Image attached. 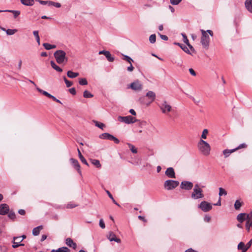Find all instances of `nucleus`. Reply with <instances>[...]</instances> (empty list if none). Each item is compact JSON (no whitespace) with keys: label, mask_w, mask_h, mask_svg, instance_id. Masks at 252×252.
<instances>
[{"label":"nucleus","mask_w":252,"mask_h":252,"mask_svg":"<svg viewBox=\"0 0 252 252\" xmlns=\"http://www.w3.org/2000/svg\"><path fill=\"white\" fill-rule=\"evenodd\" d=\"M200 32L202 33L201 43L204 48L208 49L210 44V37L208 34V33L211 36H213V32L211 30H208L207 31H205L203 30H200Z\"/></svg>","instance_id":"1"},{"label":"nucleus","mask_w":252,"mask_h":252,"mask_svg":"<svg viewBox=\"0 0 252 252\" xmlns=\"http://www.w3.org/2000/svg\"><path fill=\"white\" fill-rule=\"evenodd\" d=\"M197 147L200 152L204 156H208L210 153L211 147L206 141L200 139L198 143Z\"/></svg>","instance_id":"2"},{"label":"nucleus","mask_w":252,"mask_h":252,"mask_svg":"<svg viewBox=\"0 0 252 252\" xmlns=\"http://www.w3.org/2000/svg\"><path fill=\"white\" fill-rule=\"evenodd\" d=\"M203 192V190L201 189L200 185L198 184H196L194 186L193 192L191 194V197L194 199L203 198L204 195Z\"/></svg>","instance_id":"3"},{"label":"nucleus","mask_w":252,"mask_h":252,"mask_svg":"<svg viewBox=\"0 0 252 252\" xmlns=\"http://www.w3.org/2000/svg\"><path fill=\"white\" fill-rule=\"evenodd\" d=\"M54 56L57 62L59 64L63 63L67 61V58L66 57V53L64 51L57 50L54 53Z\"/></svg>","instance_id":"4"},{"label":"nucleus","mask_w":252,"mask_h":252,"mask_svg":"<svg viewBox=\"0 0 252 252\" xmlns=\"http://www.w3.org/2000/svg\"><path fill=\"white\" fill-rule=\"evenodd\" d=\"M158 106L163 114L168 115L172 111L171 106L166 101H163Z\"/></svg>","instance_id":"5"},{"label":"nucleus","mask_w":252,"mask_h":252,"mask_svg":"<svg viewBox=\"0 0 252 252\" xmlns=\"http://www.w3.org/2000/svg\"><path fill=\"white\" fill-rule=\"evenodd\" d=\"M118 120L122 123H124L126 124H133L137 121V120L131 116H119Z\"/></svg>","instance_id":"6"},{"label":"nucleus","mask_w":252,"mask_h":252,"mask_svg":"<svg viewBox=\"0 0 252 252\" xmlns=\"http://www.w3.org/2000/svg\"><path fill=\"white\" fill-rule=\"evenodd\" d=\"M179 185V182L177 181L168 180L164 182V187L167 190H171L176 188Z\"/></svg>","instance_id":"7"},{"label":"nucleus","mask_w":252,"mask_h":252,"mask_svg":"<svg viewBox=\"0 0 252 252\" xmlns=\"http://www.w3.org/2000/svg\"><path fill=\"white\" fill-rule=\"evenodd\" d=\"M127 88H130L135 91H140L143 89V85L139 80H136L129 84Z\"/></svg>","instance_id":"8"},{"label":"nucleus","mask_w":252,"mask_h":252,"mask_svg":"<svg viewBox=\"0 0 252 252\" xmlns=\"http://www.w3.org/2000/svg\"><path fill=\"white\" fill-rule=\"evenodd\" d=\"M246 147H247V145L245 143H243V144H240L237 148H234L233 149H232V150L225 149V150H223V154L224 156V157L226 158H227L228 157H229L231 154L235 152L236 151H237L239 149H240L245 148Z\"/></svg>","instance_id":"9"},{"label":"nucleus","mask_w":252,"mask_h":252,"mask_svg":"<svg viewBox=\"0 0 252 252\" xmlns=\"http://www.w3.org/2000/svg\"><path fill=\"white\" fill-rule=\"evenodd\" d=\"M198 207L204 212H208L212 208V205L205 201H202Z\"/></svg>","instance_id":"10"},{"label":"nucleus","mask_w":252,"mask_h":252,"mask_svg":"<svg viewBox=\"0 0 252 252\" xmlns=\"http://www.w3.org/2000/svg\"><path fill=\"white\" fill-rule=\"evenodd\" d=\"M193 187L192 183L187 181L182 182L180 185V188L182 189L188 190L191 189Z\"/></svg>","instance_id":"11"},{"label":"nucleus","mask_w":252,"mask_h":252,"mask_svg":"<svg viewBox=\"0 0 252 252\" xmlns=\"http://www.w3.org/2000/svg\"><path fill=\"white\" fill-rule=\"evenodd\" d=\"M23 239H21V237H14L12 247L16 248L20 246H24V244L21 243Z\"/></svg>","instance_id":"12"},{"label":"nucleus","mask_w":252,"mask_h":252,"mask_svg":"<svg viewBox=\"0 0 252 252\" xmlns=\"http://www.w3.org/2000/svg\"><path fill=\"white\" fill-rule=\"evenodd\" d=\"M9 211V208L6 204H1L0 205V215H5L7 214Z\"/></svg>","instance_id":"13"},{"label":"nucleus","mask_w":252,"mask_h":252,"mask_svg":"<svg viewBox=\"0 0 252 252\" xmlns=\"http://www.w3.org/2000/svg\"><path fill=\"white\" fill-rule=\"evenodd\" d=\"M165 175L169 178H175V173L172 167H169L165 171Z\"/></svg>","instance_id":"14"},{"label":"nucleus","mask_w":252,"mask_h":252,"mask_svg":"<svg viewBox=\"0 0 252 252\" xmlns=\"http://www.w3.org/2000/svg\"><path fill=\"white\" fill-rule=\"evenodd\" d=\"M107 237L110 241H115L118 243H120L121 242V239L117 238L116 236V235L112 232H109Z\"/></svg>","instance_id":"15"},{"label":"nucleus","mask_w":252,"mask_h":252,"mask_svg":"<svg viewBox=\"0 0 252 252\" xmlns=\"http://www.w3.org/2000/svg\"><path fill=\"white\" fill-rule=\"evenodd\" d=\"M246 221V228L249 231L251 228L252 229V213L249 214V216Z\"/></svg>","instance_id":"16"},{"label":"nucleus","mask_w":252,"mask_h":252,"mask_svg":"<svg viewBox=\"0 0 252 252\" xmlns=\"http://www.w3.org/2000/svg\"><path fill=\"white\" fill-rule=\"evenodd\" d=\"M249 216V214L241 213L237 216V219L238 221L242 222L244 220H247Z\"/></svg>","instance_id":"17"},{"label":"nucleus","mask_w":252,"mask_h":252,"mask_svg":"<svg viewBox=\"0 0 252 252\" xmlns=\"http://www.w3.org/2000/svg\"><path fill=\"white\" fill-rule=\"evenodd\" d=\"M65 244L69 247L72 248L75 250L77 248L76 244L70 238H68L65 240Z\"/></svg>","instance_id":"18"},{"label":"nucleus","mask_w":252,"mask_h":252,"mask_svg":"<svg viewBox=\"0 0 252 252\" xmlns=\"http://www.w3.org/2000/svg\"><path fill=\"white\" fill-rule=\"evenodd\" d=\"M70 161L74 168H75L78 171V173L80 174V166L78 161L76 159L73 158L70 159Z\"/></svg>","instance_id":"19"},{"label":"nucleus","mask_w":252,"mask_h":252,"mask_svg":"<svg viewBox=\"0 0 252 252\" xmlns=\"http://www.w3.org/2000/svg\"><path fill=\"white\" fill-rule=\"evenodd\" d=\"M146 96H147L150 99H151V101L148 103H146L147 105H149L151 102H153L156 98V94L152 91H149L146 94Z\"/></svg>","instance_id":"20"},{"label":"nucleus","mask_w":252,"mask_h":252,"mask_svg":"<svg viewBox=\"0 0 252 252\" xmlns=\"http://www.w3.org/2000/svg\"><path fill=\"white\" fill-rule=\"evenodd\" d=\"M245 6L246 9L249 12L252 13V0H246L245 1Z\"/></svg>","instance_id":"21"},{"label":"nucleus","mask_w":252,"mask_h":252,"mask_svg":"<svg viewBox=\"0 0 252 252\" xmlns=\"http://www.w3.org/2000/svg\"><path fill=\"white\" fill-rule=\"evenodd\" d=\"M239 250H241L242 252H246L248 249L246 247V245L243 242H241L238 245L237 247Z\"/></svg>","instance_id":"22"},{"label":"nucleus","mask_w":252,"mask_h":252,"mask_svg":"<svg viewBox=\"0 0 252 252\" xmlns=\"http://www.w3.org/2000/svg\"><path fill=\"white\" fill-rule=\"evenodd\" d=\"M70 250L65 247H63L58 249L57 250H52L51 252H70Z\"/></svg>","instance_id":"23"},{"label":"nucleus","mask_w":252,"mask_h":252,"mask_svg":"<svg viewBox=\"0 0 252 252\" xmlns=\"http://www.w3.org/2000/svg\"><path fill=\"white\" fill-rule=\"evenodd\" d=\"M43 229L42 225L38 226L35 227L32 230V234L34 236H37L39 234L40 231Z\"/></svg>","instance_id":"24"},{"label":"nucleus","mask_w":252,"mask_h":252,"mask_svg":"<svg viewBox=\"0 0 252 252\" xmlns=\"http://www.w3.org/2000/svg\"><path fill=\"white\" fill-rule=\"evenodd\" d=\"M51 65L53 68L56 70L57 71L61 72L63 71V69L58 65H57L54 61H51Z\"/></svg>","instance_id":"25"},{"label":"nucleus","mask_w":252,"mask_h":252,"mask_svg":"<svg viewBox=\"0 0 252 252\" xmlns=\"http://www.w3.org/2000/svg\"><path fill=\"white\" fill-rule=\"evenodd\" d=\"M112 135L108 133H103L99 135V137L102 139H108L110 140Z\"/></svg>","instance_id":"26"},{"label":"nucleus","mask_w":252,"mask_h":252,"mask_svg":"<svg viewBox=\"0 0 252 252\" xmlns=\"http://www.w3.org/2000/svg\"><path fill=\"white\" fill-rule=\"evenodd\" d=\"M77 151L78 153L79 158L80 160L81 161V162L83 163L86 164V165L89 166V164H88V162L87 161L86 159L84 158V157L82 156V155L81 154V152L79 149H77Z\"/></svg>","instance_id":"27"},{"label":"nucleus","mask_w":252,"mask_h":252,"mask_svg":"<svg viewBox=\"0 0 252 252\" xmlns=\"http://www.w3.org/2000/svg\"><path fill=\"white\" fill-rule=\"evenodd\" d=\"M21 3L26 6H32L34 4V0H20Z\"/></svg>","instance_id":"28"},{"label":"nucleus","mask_w":252,"mask_h":252,"mask_svg":"<svg viewBox=\"0 0 252 252\" xmlns=\"http://www.w3.org/2000/svg\"><path fill=\"white\" fill-rule=\"evenodd\" d=\"M174 44L180 46L185 52L189 54H190L189 50L186 45H183L182 44H180L179 43H175Z\"/></svg>","instance_id":"29"},{"label":"nucleus","mask_w":252,"mask_h":252,"mask_svg":"<svg viewBox=\"0 0 252 252\" xmlns=\"http://www.w3.org/2000/svg\"><path fill=\"white\" fill-rule=\"evenodd\" d=\"M67 75L68 77L70 78H74L79 75V73L74 72L72 71L69 70L67 71Z\"/></svg>","instance_id":"30"},{"label":"nucleus","mask_w":252,"mask_h":252,"mask_svg":"<svg viewBox=\"0 0 252 252\" xmlns=\"http://www.w3.org/2000/svg\"><path fill=\"white\" fill-rule=\"evenodd\" d=\"M43 46L46 50H48L56 48V46L55 45H52V44H50L47 43H43Z\"/></svg>","instance_id":"31"},{"label":"nucleus","mask_w":252,"mask_h":252,"mask_svg":"<svg viewBox=\"0 0 252 252\" xmlns=\"http://www.w3.org/2000/svg\"><path fill=\"white\" fill-rule=\"evenodd\" d=\"M91 163L97 168H100L101 165L98 159H91Z\"/></svg>","instance_id":"32"},{"label":"nucleus","mask_w":252,"mask_h":252,"mask_svg":"<svg viewBox=\"0 0 252 252\" xmlns=\"http://www.w3.org/2000/svg\"><path fill=\"white\" fill-rule=\"evenodd\" d=\"M33 34L35 37L36 40L37 41V43L38 45H40V37L38 34V31H34L33 32Z\"/></svg>","instance_id":"33"},{"label":"nucleus","mask_w":252,"mask_h":252,"mask_svg":"<svg viewBox=\"0 0 252 252\" xmlns=\"http://www.w3.org/2000/svg\"><path fill=\"white\" fill-rule=\"evenodd\" d=\"M37 90L40 92V93H42L43 95H44L45 96L49 97V98H51L52 95L51 94H49L48 92L45 91H43L41 89H40V88H37Z\"/></svg>","instance_id":"34"},{"label":"nucleus","mask_w":252,"mask_h":252,"mask_svg":"<svg viewBox=\"0 0 252 252\" xmlns=\"http://www.w3.org/2000/svg\"><path fill=\"white\" fill-rule=\"evenodd\" d=\"M105 56L109 62H112L114 60V58L112 57L110 52L108 51L106 54H105Z\"/></svg>","instance_id":"35"},{"label":"nucleus","mask_w":252,"mask_h":252,"mask_svg":"<svg viewBox=\"0 0 252 252\" xmlns=\"http://www.w3.org/2000/svg\"><path fill=\"white\" fill-rule=\"evenodd\" d=\"M127 144L128 146V147L129 148L132 153L134 154H136L137 153V149L135 147L134 145H132L130 143H127Z\"/></svg>","instance_id":"36"},{"label":"nucleus","mask_w":252,"mask_h":252,"mask_svg":"<svg viewBox=\"0 0 252 252\" xmlns=\"http://www.w3.org/2000/svg\"><path fill=\"white\" fill-rule=\"evenodd\" d=\"M5 11L12 13L15 18H16L20 14V11L18 10H5Z\"/></svg>","instance_id":"37"},{"label":"nucleus","mask_w":252,"mask_h":252,"mask_svg":"<svg viewBox=\"0 0 252 252\" xmlns=\"http://www.w3.org/2000/svg\"><path fill=\"white\" fill-rule=\"evenodd\" d=\"M83 96L85 98H91L93 97V95L89 91L86 90L84 92Z\"/></svg>","instance_id":"38"},{"label":"nucleus","mask_w":252,"mask_h":252,"mask_svg":"<svg viewBox=\"0 0 252 252\" xmlns=\"http://www.w3.org/2000/svg\"><path fill=\"white\" fill-rule=\"evenodd\" d=\"M242 206V203L239 200H237L234 204V208L236 210H239Z\"/></svg>","instance_id":"39"},{"label":"nucleus","mask_w":252,"mask_h":252,"mask_svg":"<svg viewBox=\"0 0 252 252\" xmlns=\"http://www.w3.org/2000/svg\"><path fill=\"white\" fill-rule=\"evenodd\" d=\"M79 83L81 85H86L88 84V82L86 78H79Z\"/></svg>","instance_id":"40"},{"label":"nucleus","mask_w":252,"mask_h":252,"mask_svg":"<svg viewBox=\"0 0 252 252\" xmlns=\"http://www.w3.org/2000/svg\"><path fill=\"white\" fill-rule=\"evenodd\" d=\"M17 32L16 29H8L6 30V32L8 35H13Z\"/></svg>","instance_id":"41"},{"label":"nucleus","mask_w":252,"mask_h":252,"mask_svg":"<svg viewBox=\"0 0 252 252\" xmlns=\"http://www.w3.org/2000/svg\"><path fill=\"white\" fill-rule=\"evenodd\" d=\"M227 194L226 191L222 188H219V195L220 196H221L223 195H226Z\"/></svg>","instance_id":"42"},{"label":"nucleus","mask_w":252,"mask_h":252,"mask_svg":"<svg viewBox=\"0 0 252 252\" xmlns=\"http://www.w3.org/2000/svg\"><path fill=\"white\" fill-rule=\"evenodd\" d=\"M156 40V36L155 34H152L149 37V41L151 43H154Z\"/></svg>","instance_id":"43"},{"label":"nucleus","mask_w":252,"mask_h":252,"mask_svg":"<svg viewBox=\"0 0 252 252\" xmlns=\"http://www.w3.org/2000/svg\"><path fill=\"white\" fill-rule=\"evenodd\" d=\"M123 60L126 61L129 63H131L133 62V60L130 57L126 55L124 56Z\"/></svg>","instance_id":"44"},{"label":"nucleus","mask_w":252,"mask_h":252,"mask_svg":"<svg viewBox=\"0 0 252 252\" xmlns=\"http://www.w3.org/2000/svg\"><path fill=\"white\" fill-rule=\"evenodd\" d=\"M63 80H64V81L66 85V87H70V86H71L73 84L72 82L68 80L65 77H63Z\"/></svg>","instance_id":"45"},{"label":"nucleus","mask_w":252,"mask_h":252,"mask_svg":"<svg viewBox=\"0 0 252 252\" xmlns=\"http://www.w3.org/2000/svg\"><path fill=\"white\" fill-rule=\"evenodd\" d=\"M49 4L54 6L56 7L59 8L61 6V4L59 2H55L53 1H49Z\"/></svg>","instance_id":"46"},{"label":"nucleus","mask_w":252,"mask_h":252,"mask_svg":"<svg viewBox=\"0 0 252 252\" xmlns=\"http://www.w3.org/2000/svg\"><path fill=\"white\" fill-rule=\"evenodd\" d=\"M8 217H9V219L13 220H15L16 218L15 214L12 211L9 212V213L8 214Z\"/></svg>","instance_id":"47"},{"label":"nucleus","mask_w":252,"mask_h":252,"mask_svg":"<svg viewBox=\"0 0 252 252\" xmlns=\"http://www.w3.org/2000/svg\"><path fill=\"white\" fill-rule=\"evenodd\" d=\"M208 133V131L207 129H204L203 130V132H202V135H201V138L202 139H206L207 138V135Z\"/></svg>","instance_id":"48"},{"label":"nucleus","mask_w":252,"mask_h":252,"mask_svg":"<svg viewBox=\"0 0 252 252\" xmlns=\"http://www.w3.org/2000/svg\"><path fill=\"white\" fill-rule=\"evenodd\" d=\"M95 126L98 127L99 128H100L102 129L104 127V125L103 123H98V122H95Z\"/></svg>","instance_id":"49"},{"label":"nucleus","mask_w":252,"mask_h":252,"mask_svg":"<svg viewBox=\"0 0 252 252\" xmlns=\"http://www.w3.org/2000/svg\"><path fill=\"white\" fill-rule=\"evenodd\" d=\"M110 140L113 141L116 144H119L120 142V140L113 135H112Z\"/></svg>","instance_id":"50"},{"label":"nucleus","mask_w":252,"mask_h":252,"mask_svg":"<svg viewBox=\"0 0 252 252\" xmlns=\"http://www.w3.org/2000/svg\"><path fill=\"white\" fill-rule=\"evenodd\" d=\"M182 35L183 37V41L187 44L189 43V40L187 38V36L185 33H182Z\"/></svg>","instance_id":"51"},{"label":"nucleus","mask_w":252,"mask_h":252,"mask_svg":"<svg viewBox=\"0 0 252 252\" xmlns=\"http://www.w3.org/2000/svg\"><path fill=\"white\" fill-rule=\"evenodd\" d=\"M182 0H170V3L173 5L178 4Z\"/></svg>","instance_id":"52"},{"label":"nucleus","mask_w":252,"mask_h":252,"mask_svg":"<svg viewBox=\"0 0 252 252\" xmlns=\"http://www.w3.org/2000/svg\"><path fill=\"white\" fill-rule=\"evenodd\" d=\"M99 224V226L102 228H104L105 227V223L102 219L100 220Z\"/></svg>","instance_id":"53"},{"label":"nucleus","mask_w":252,"mask_h":252,"mask_svg":"<svg viewBox=\"0 0 252 252\" xmlns=\"http://www.w3.org/2000/svg\"><path fill=\"white\" fill-rule=\"evenodd\" d=\"M69 92L73 95H75L76 93V90L74 88H72L69 89Z\"/></svg>","instance_id":"54"},{"label":"nucleus","mask_w":252,"mask_h":252,"mask_svg":"<svg viewBox=\"0 0 252 252\" xmlns=\"http://www.w3.org/2000/svg\"><path fill=\"white\" fill-rule=\"evenodd\" d=\"M133 69H134V67L133 66L132 63H130V65L128 67H127V70L128 71L131 72L133 70Z\"/></svg>","instance_id":"55"},{"label":"nucleus","mask_w":252,"mask_h":252,"mask_svg":"<svg viewBox=\"0 0 252 252\" xmlns=\"http://www.w3.org/2000/svg\"><path fill=\"white\" fill-rule=\"evenodd\" d=\"M160 38L164 40H167L168 38V37L165 35H163L161 34H159Z\"/></svg>","instance_id":"56"},{"label":"nucleus","mask_w":252,"mask_h":252,"mask_svg":"<svg viewBox=\"0 0 252 252\" xmlns=\"http://www.w3.org/2000/svg\"><path fill=\"white\" fill-rule=\"evenodd\" d=\"M76 206H77V205H74L72 203H68L66 207L67 208H73L75 207Z\"/></svg>","instance_id":"57"},{"label":"nucleus","mask_w":252,"mask_h":252,"mask_svg":"<svg viewBox=\"0 0 252 252\" xmlns=\"http://www.w3.org/2000/svg\"><path fill=\"white\" fill-rule=\"evenodd\" d=\"M106 192L107 193V194L108 195L109 197L112 199V200L113 201V202H115V199L114 198H113L112 195L111 194V193L108 190H106Z\"/></svg>","instance_id":"58"},{"label":"nucleus","mask_w":252,"mask_h":252,"mask_svg":"<svg viewBox=\"0 0 252 252\" xmlns=\"http://www.w3.org/2000/svg\"><path fill=\"white\" fill-rule=\"evenodd\" d=\"M204 220L205 221L208 222L211 220V217L209 216H205Z\"/></svg>","instance_id":"59"},{"label":"nucleus","mask_w":252,"mask_h":252,"mask_svg":"<svg viewBox=\"0 0 252 252\" xmlns=\"http://www.w3.org/2000/svg\"><path fill=\"white\" fill-rule=\"evenodd\" d=\"M189 73L192 75V76H196V72L192 68H189Z\"/></svg>","instance_id":"60"},{"label":"nucleus","mask_w":252,"mask_h":252,"mask_svg":"<svg viewBox=\"0 0 252 252\" xmlns=\"http://www.w3.org/2000/svg\"><path fill=\"white\" fill-rule=\"evenodd\" d=\"M252 245V239H251L250 241L248 243H247L246 247L249 249L251 247Z\"/></svg>","instance_id":"61"},{"label":"nucleus","mask_w":252,"mask_h":252,"mask_svg":"<svg viewBox=\"0 0 252 252\" xmlns=\"http://www.w3.org/2000/svg\"><path fill=\"white\" fill-rule=\"evenodd\" d=\"M18 213L19 214H20L21 215H25V214H26V212L23 209H20L19 211H18Z\"/></svg>","instance_id":"62"},{"label":"nucleus","mask_w":252,"mask_h":252,"mask_svg":"<svg viewBox=\"0 0 252 252\" xmlns=\"http://www.w3.org/2000/svg\"><path fill=\"white\" fill-rule=\"evenodd\" d=\"M129 113L132 115H136V112L135 111V110L133 109H131L129 110Z\"/></svg>","instance_id":"63"},{"label":"nucleus","mask_w":252,"mask_h":252,"mask_svg":"<svg viewBox=\"0 0 252 252\" xmlns=\"http://www.w3.org/2000/svg\"><path fill=\"white\" fill-rule=\"evenodd\" d=\"M185 252H197V251L193 250L191 248L185 251Z\"/></svg>","instance_id":"64"}]
</instances>
